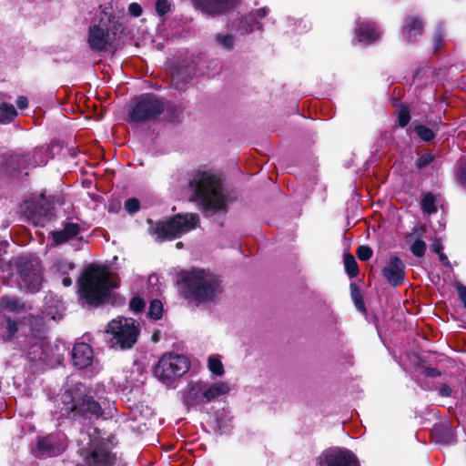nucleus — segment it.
I'll return each mask as SVG.
<instances>
[{
    "label": "nucleus",
    "instance_id": "nucleus-7",
    "mask_svg": "<svg viewBox=\"0 0 466 466\" xmlns=\"http://www.w3.org/2000/svg\"><path fill=\"white\" fill-rule=\"evenodd\" d=\"M148 223L150 224L149 233L157 240L164 241L179 238L183 234L194 229L199 223V218L197 214L187 213L178 214L168 220L157 223L148 220Z\"/></svg>",
    "mask_w": 466,
    "mask_h": 466
},
{
    "label": "nucleus",
    "instance_id": "nucleus-49",
    "mask_svg": "<svg viewBox=\"0 0 466 466\" xmlns=\"http://www.w3.org/2000/svg\"><path fill=\"white\" fill-rule=\"evenodd\" d=\"M426 374L430 377H437L441 375V372L435 368H429L426 370Z\"/></svg>",
    "mask_w": 466,
    "mask_h": 466
},
{
    "label": "nucleus",
    "instance_id": "nucleus-45",
    "mask_svg": "<svg viewBox=\"0 0 466 466\" xmlns=\"http://www.w3.org/2000/svg\"><path fill=\"white\" fill-rule=\"evenodd\" d=\"M128 11L135 17H137L142 14V8L137 3L130 4L128 6Z\"/></svg>",
    "mask_w": 466,
    "mask_h": 466
},
{
    "label": "nucleus",
    "instance_id": "nucleus-44",
    "mask_svg": "<svg viewBox=\"0 0 466 466\" xmlns=\"http://www.w3.org/2000/svg\"><path fill=\"white\" fill-rule=\"evenodd\" d=\"M457 291L460 299L463 303L464 308L466 309V287L462 284L459 283L457 284Z\"/></svg>",
    "mask_w": 466,
    "mask_h": 466
},
{
    "label": "nucleus",
    "instance_id": "nucleus-53",
    "mask_svg": "<svg viewBox=\"0 0 466 466\" xmlns=\"http://www.w3.org/2000/svg\"><path fill=\"white\" fill-rule=\"evenodd\" d=\"M446 431H447V439L445 440L446 442H450L451 441V439H452V433H451V431L450 429H446Z\"/></svg>",
    "mask_w": 466,
    "mask_h": 466
},
{
    "label": "nucleus",
    "instance_id": "nucleus-35",
    "mask_svg": "<svg viewBox=\"0 0 466 466\" xmlns=\"http://www.w3.org/2000/svg\"><path fill=\"white\" fill-rule=\"evenodd\" d=\"M426 250V244L424 241L418 239L414 241L410 247V251L416 257H422Z\"/></svg>",
    "mask_w": 466,
    "mask_h": 466
},
{
    "label": "nucleus",
    "instance_id": "nucleus-4",
    "mask_svg": "<svg viewBox=\"0 0 466 466\" xmlns=\"http://www.w3.org/2000/svg\"><path fill=\"white\" fill-rule=\"evenodd\" d=\"M117 286L118 279L115 274L104 267L90 266L80 279L79 293L89 305H97Z\"/></svg>",
    "mask_w": 466,
    "mask_h": 466
},
{
    "label": "nucleus",
    "instance_id": "nucleus-36",
    "mask_svg": "<svg viewBox=\"0 0 466 466\" xmlns=\"http://www.w3.org/2000/svg\"><path fill=\"white\" fill-rule=\"evenodd\" d=\"M410 112L406 107H400L398 110V124L400 127H404L410 122Z\"/></svg>",
    "mask_w": 466,
    "mask_h": 466
},
{
    "label": "nucleus",
    "instance_id": "nucleus-8",
    "mask_svg": "<svg viewBox=\"0 0 466 466\" xmlns=\"http://www.w3.org/2000/svg\"><path fill=\"white\" fill-rule=\"evenodd\" d=\"M189 368L190 361L186 356L166 353L158 360L155 375L166 386L175 387L177 380L186 374Z\"/></svg>",
    "mask_w": 466,
    "mask_h": 466
},
{
    "label": "nucleus",
    "instance_id": "nucleus-18",
    "mask_svg": "<svg viewBox=\"0 0 466 466\" xmlns=\"http://www.w3.org/2000/svg\"><path fill=\"white\" fill-rule=\"evenodd\" d=\"M381 32L377 25L366 19L357 22L355 40L362 44H370L380 38Z\"/></svg>",
    "mask_w": 466,
    "mask_h": 466
},
{
    "label": "nucleus",
    "instance_id": "nucleus-48",
    "mask_svg": "<svg viewBox=\"0 0 466 466\" xmlns=\"http://www.w3.org/2000/svg\"><path fill=\"white\" fill-rule=\"evenodd\" d=\"M457 177L461 184L466 186V168H460Z\"/></svg>",
    "mask_w": 466,
    "mask_h": 466
},
{
    "label": "nucleus",
    "instance_id": "nucleus-20",
    "mask_svg": "<svg viewBox=\"0 0 466 466\" xmlns=\"http://www.w3.org/2000/svg\"><path fill=\"white\" fill-rule=\"evenodd\" d=\"M404 268L403 262L398 257H392L383 268L382 274L390 284L397 286L404 279Z\"/></svg>",
    "mask_w": 466,
    "mask_h": 466
},
{
    "label": "nucleus",
    "instance_id": "nucleus-24",
    "mask_svg": "<svg viewBox=\"0 0 466 466\" xmlns=\"http://www.w3.org/2000/svg\"><path fill=\"white\" fill-rule=\"evenodd\" d=\"M80 229L77 223H67L62 230L51 233L53 242L58 245L69 241L79 234Z\"/></svg>",
    "mask_w": 466,
    "mask_h": 466
},
{
    "label": "nucleus",
    "instance_id": "nucleus-11",
    "mask_svg": "<svg viewBox=\"0 0 466 466\" xmlns=\"http://www.w3.org/2000/svg\"><path fill=\"white\" fill-rule=\"evenodd\" d=\"M164 109L163 103L153 95L139 96L133 106L130 119L134 122L147 121L156 118Z\"/></svg>",
    "mask_w": 466,
    "mask_h": 466
},
{
    "label": "nucleus",
    "instance_id": "nucleus-14",
    "mask_svg": "<svg viewBox=\"0 0 466 466\" xmlns=\"http://www.w3.org/2000/svg\"><path fill=\"white\" fill-rule=\"evenodd\" d=\"M24 214L35 226H43L50 215V204L44 195L24 203Z\"/></svg>",
    "mask_w": 466,
    "mask_h": 466
},
{
    "label": "nucleus",
    "instance_id": "nucleus-38",
    "mask_svg": "<svg viewBox=\"0 0 466 466\" xmlns=\"http://www.w3.org/2000/svg\"><path fill=\"white\" fill-rule=\"evenodd\" d=\"M139 208L140 203L135 198H128L125 203V208L129 214H134L137 212L139 210Z\"/></svg>",
    "mask_w": 466,
    "mask_h": 466
},
{
    "label": "nucleus",
    "instance_id": "nucleus-3",
    "mask_svg": "<svg viewBox=\"0 0 466 466\" xmlns=\"http://www.w3.org/2000/svg\"><path fill=\"white\" fill-rule=\"evenodd\" d=\"M60 413L72 420H92L102 415L100 404L81 384L66 386L60 395Z\"/></svg>",
    "mask_w": 466,
    "mask_h": 466
},
{
    "label": "nucleus",
    "instance_id": "nucleus-5",
    "mask_svg": "<svg viewBox=\"0 0 466 466\" xmlns=\"http://www.w3.org/2000/svg\"><path fill=\"white\" fill-rule=\"evenodd\" d=\"M78 445L84 459L83 466H121L116 454L111 452L112 442L103 438L96 428L82 431Z\"/></svg>",
    "mask_w": 466,
    "mask_h": 466
},
{
    "label": "nucleus",
    "instance_id": "nucleus-34",
    "mask_svg": "<svg viewBox=\"0 0 466 466\" xmlns=\"http://www.w3.org/2000/svg\"><path fill=\"white\" fill-rule=\"evenodd\" d=\"M415 132L422 140L426 142L432 140L434 137L433 131L431 128L422 125L416 126Z\"/></svg>",
    "mask_w": 466,
    "mask_h": 466
},
{
    "label": "nucleus",
    "instance_id": "nucleus-9",
    "mask_svg": "<svg viewBox=\"0 0 466 466\" xmlns=\"http://www.w3.org/2000/svg\"><path fill=\"white\" fill-rule=\"evenodd\" d=\"M106 333L113 348L127 350L137 342L139 329L134 319L117 318L107 324Z\"/></svg>",
    "mask_w": 466,
    "mask_h": 466
},
{
    "label": "nucleus",
    "instance_id": "nucleus-33",
    "mask_svg": "<svg viewBox=\"0 0 466 466\" xmlns=\"http://www.w3.org/2000/svg\"><path fill=\"white\" fill-rule=\"evenodd\" d=\"M163 305L160 300L154 299L151 301L148 315L154 319H159L162 317Z\"/></svg>",
    "mask_w": 466,
    "mask_h": 466
},
{
    "label": "nucleus",
    "instance_id": "nucleus-16",
    "mask_svg": "<svg viewBox=\"0 0 466 466\" xmlns=\"http://www.w3.org/2000/svg\"><path fill=\"white\" fill-rule=\"evenodd\" d=\"M72 361L73 365L80 370L91 367L93 373H97L100 370L92 348L84 342L75 344L72 350Z\"/></svg>",
    "mask_w": 466,
    "mask_h": 466
},
{
    "label": "nucleus",
    "instance_id": "nucleus-13",
    "mask_svg": "<svg viewBox=\"0 0 466 466\" xmlns=\"http://www.w3.org/2000/svg\"><path fill=\"white\" fill-rule=\"evenodd\" d=\"M66 447V437L63 432L57 431L37 440L35 453L39 458L57 456Z\"/></svg>",
    "mask_w": 466,
    "mask_h": 466
},
{
    "label": "nucleus",
    "instance_id": "nucleus-54",
    "mask_svg": "<svg viewBox=\"0 0 466 466\" xmlns=\"http://www.w3.org/2000/svg\"><path fill=\"white\" fill-rule=\"evenodd\" d=\"M181 246H182V243H181V242L177 243V248H181Z\"/></svg>",
    "mask_w": 466,
    "mask_h": 466
},
{
    "label": "nucleus",
    "instance_id": "nucleus-6",
    "mask_svg": "<svg viewBox=\"0 0 466 466\" xmlns=\"http://www.w3.org/2000/svg\"><path fill=\"white\" fill-rule=\"evenodd\" d=\"M181 281L187 296L198 302L211 300L218 291V277L204 269L183 273Z\"/></svg>",
    "mask_w": 466,
    "mask_h": 466
},
{
    "label": "nucleus",
    "instance_id": "nucleus-26",
    "mask_svg": "<svg viewBox=\"0 0 466 466\" xmlns=\"http://www.w3.org/2000/svg\"><path fill=\"white\" fill-rule=\"evenodd\" d=\"M17 112L13 105L1 104L0 105V123L7 124L15 119Z\"/></svg>",
    "mask_w": 466,
    "mask_h": 466
},
{
    "label": "nucleus",
    "instance_id": "nucleus-41",
    "mask_svg": "<svg viewBox=\"0 0 466 466\" xmlns=\"http://www.w3.org/2000/svg\"><path fill=\"white\" fill-rule=\"evenodd\" d=\"M433 157L431 154L421 155L417 160V167L422 168L431 163Z\"/></svg>",
    "mask_w": 466,
    "mask_h": 466
},
{
    "label": "nucleus",
    "instance_id": "nucleus-29",
    "mask_svg": "<svg viewBox=\"0 0 466 466\" xmlns=\"http://www.w3.org/2000/svg\"><path fill=\"white\" fill-rule=\"evenodd\" d=\"M420 205L424 213L432 214L437 211L436 199L431 193H426L422 196Z\"/></svg>",
    "mask_w": 466,
    "mask_h": 466
},
{
    "label": "nucleus",
    "instance_id": "nucleus-15",
    "mask_svg": "<svg viewBox=\"0 0 466 466\" xmlns=\"http://www.w3.org/2000/svg\"><path fill=\"white\" fill-rule=\"evenodd\" d=\"M317 466H360L355 455L349 450L331 448L324 451L317 460Z\"/></svg>",
    "mask_w": 466,
    "mask_h": 466
},
{
    "label": "nucleus",
    "instance_id": "nucleus-10",
    "mask_svg": "<svg viewBox=\"0 0 466 466\" xmlns=\"http://www.w3.org/2000/svg\"><path fill=\"white\" fill-rule=\"evenodd\" d=\"M19 288L29 292H37L43 282L42 267L37 258H21L18 262Z\"/></svg>",
    "mask_w": 466,
    "mask_h": 466
},
{
    "label": "nucleus",
    "instance_id": "nucleus-21",
    "mask_svg": "<svg viewBox=\"0 0 466 466\" xmlns=\"http://www.w3.org/2000/svg\"><path fill=\"white\" fill-rule=\"evenodd\" d=\"M205 389V381L190 382L183 393L184 402L187 406L207 403Z\"/></svg>",
    "mask_w": 466,
    "mask_h": 466
},
{
    "label": "nucleus",
    "instance_id": "nucleus-2",
    "mask_svg": "<svg viewBox=\"0 0 466 466\" xmlns=\"http://www.w3.org/2000/svg\"><path fill=\"white\" fill-rule=\"evenodd\" d=\"M192 200L198 202L206 214L224 209L226 196L220 179L212 172L197 171L188 183Z\"/></svg>",
    "mask_w": 466,
    "mask_h": 466
},
{
    "label": "nucleus",
    "instance_id": "nucleus-23",
    "mask_svg": "<svg viewBox=\"0 0 466 466\" xmlns=\"http://www.w3.org/2000/svg\"><path fill=\"white\" fill-rule=\"evenodd\" d=\"M423 25L420 19L415 16H409L404 21L402 29L403 36L409 42H414L421 35Z\"/></svg>",
    "mask_w": 466,
    "mask_h": 466
},
{
    "label": "nucleus",
    "instance_id": "nucleus-28",
    "mask_svg": "<svg viewBox=\"0 0 466 466\" xmlns=\"http://www.w3.org/2000/svg\"><path fill=\"white\" fill-rule=\"evenodd\" d=\"M217 45L225 50H231L235 45V37L231 34L222 33L215 36Z\"/></svg>",
    "mask_w": 466,
    "mask_h": 466
},
{
    "label": "nucleus",
    "instance_id": "nucleus-27",
    "mask_svg": "<svg viewBox=\"0 0 466 466\" xmlns=\"http://www.w3.org/2000/svg\"><path fill=\"white\" fill-rule=\"evenodd\" d=\"M208 367L210 372L215 376H222L224 374V366L218 355H211L208 357Z\"/></svg>",
    "mask_w": 466,
    "mask_h": 466
},
{
    "label": "nucleus",
    "instance_id": "nucleus-12",
    "mask_svg": "<svg viewBox=\"0 0 466 466\" xmlns=\"http://www.w3.org/2000/svg\"><path fill=\"white\" fill-rule=\"evenodd\" d=\"M52 158L51 147L42 146L35 147L33 151L26 155L16 154L11 156L8 159V165L13 169H23L28 167H35L45 166L47 161Z\"/></svg>",
    "mask_w": 466,
    "mask_h": 466
},
{
    "label": "nucleus",
    "instance_id": "nucleus-50",
    "mask_svg": "<svg viewBox=\"0 0 466 466\" xmlns=\"http://www.w3.org/2000/svg\"><path fill=\"white\" fill-rule=\"evenodd\" d=\"M442 247L440 243L436 242L431 246V250L435 253H441Z\"/></svg>",
    "mask_w": 466,
    "mask_h": 466
},
{
    "label": "nucleus",
    "instance_id": "nucleus-47",
    "mask_svg": "<svg viewBox=\"0 0 466 466\" xmlns=\"http://www.w3.org/2000/svg\"><path fill=\"white\" fill-rule=\"evenodd\" d=\"M16 106L20 109L26 108L27 106H28L27 98L25 96H18L17 99H16Z\"/></svg>",
    "mask_w": 466,
    "mask_h": 466
},
{
    "label": "nucleus",
    "instance_id": "nucleus-17",
    "mask_svg": "<svg viewBox=\"0 0 466 466\" xmlns=\"http://www.w3.org/2000/svg\"><path fill=\"white\" fill-rule=\"evenodd\" d=\"M268 14L267 7L257 9L254 13H250L244 18L240 19L238 24L234 23L231 25V29L238 32L239 35H245L253 32L254 30H259L262 27L261 23L258 21V18H263Z\"/></svg>",
    "mask_w": 466,
    "mask_h": 466
},
{
    "label": "nucleus",
    "instance_id": "nucleus-42",
    "mask_svg": "<svg viewBox=\"0 0 466 466\" xmlns=\"http://www.w3.org/2000/svg\"><path fill=\"white\" fill-rule=\"evenodd\" d=\"M352 298L354 299L356 308L360 311H363L364 310V303H363L358 290H352Z\"/></svg>",
    "mask_w": 466,
    "mask_h": 466
},
{
    "label": "nucleus",
    "instance_id": "nucleus-43",
    "mask_svg": "<svg viewBox=\"0 0 466 466\" xmlns=\"http://www.w3.org/2000/svg\"><path fill=\"white\" fill-rule=\"evenodd\" d=\"M444 36L441 31H438L433 37L434 50L437 51L443 44Z\"/></svg>",
    "mask_w": 466,
    "mask_h": 466
},
{
    "label": "nucleus",
    "instance_id": "nucleus-22",
    "mask_svg": "<svg viewBox=\"0 0 466 466\" xmlns=\"http://www.w3.org/2000/svg\"><path fill=\"white\" fill-rule=\"evenodd\" d=\"M206 402H212L227 396L230 391V385L227 381L205 382Z\"/></svg>",
    "mask_w": 466,
    "mask_h": 466
},
{
    "label": "nucleus",
    "instance_id": "nucleus-51",
    "mask_svg": "<svg viewBox=\"0 0 466 466\" xmlns=\"http://www.w3.org/2000/svg\"><path fill=\"white\" fill-rule=\"evenodd\" d=\"M62 283L65 287H69L72 284V280L69 277L65 275L63 278Z\"/></svg>",
    "mask_w": 466,
    "mask_h": 466
},
{
    "label": "nucleus",
    "instance_id": "nucleus-31",
    "mask_svg": "<svg viewBox=\"0 0 466 466\" xmlns=\"http://www.w3.org/2000/svg\"><path fill=\"white\" fill-rule=\"evenodd\" d=\"M74 268L75 265L72 262L65 259H59L54 265V270L61 276L67 275Z\"/></svg>",
    "mask_w": 466,
    "mask_h": 466
},
{
    "label": "nucleus",
    "instance_id": "nucleus-19",
    "mask_svg": "<svg viewBox=\"0 0 466 466\" xmlns=\"http://www.w3.org/2000/svg\"><path fill=\"white\" fill-rule=\"evenodd\" d=\"M196 8L208 15H219L229 10L235 0H192Z\"/></svg>",
    "mask_w": 466,
    "mask_h": 466
},
{
    "label": "nucleus",
    "instance_id": "nucleus-32",
    "mask_svg": "<svg viewBox=\"0 0 466 466\" xmlns=\"http://www.w3.org/2000/svg\"><path fill=\"white\" fill-rule=\"evenodd\" d=\"M18 328L17 323L11 319L10 318H7L5 319V333L2 335L4 340H9L11 339L14 335L16 333Z\"/></svg>",
    "mask_w": 466,
    "mask_h": 466
},
{
    "label": "nucleus",
    "instance_id": "nucleus-46",
    "mask_svg": "<svg viewBox=\"0 0 466 466\" xmlns=\"http://www.w3.org/2000/svg\"><path fill=\"white\" fill-rule=\"evenodd\" d=\"M439 394L441 397H450L451 395V389L447 384H442L439 389Z\"/></svg>",
    "mask_w": 466,
    "mask_h": 466
},
{
    "label": "nucleus",
    "instance_id": "nucleus-1",
    "mask_svg": "<svg viewBox=\"0 0 466 466\" xmlns=\"http://www.w3.org/2000/svg\"><path fill=\"white\" fill-rule=\"evenodd\" d=\"M124 27L110 7H101L93 18L87 34V44L96 53L116 49Z\"/></svg>",
    "mask_w": 466,
    "mask_h": 466
},
{
    "label": "nucleus",
    "instance_id": "nucleus-30",
    "mask_svg": "<svg viewBox=\"0 0 466 466\" xmlns=\"http://www.w3.org/2000/svg\"><path fill=\"white\" fill-rule=\"evenodd\" d=\"M344 265L346 272L350 278H353L358 274V264L353 256L350 254L345 255Z\"/></svg>",
    "mask_w": 466,
    "mask_h": 466
},
{
    "label": "nucleus",
    "instance_id": "nucleus-25",
    "mask_svg": "<svg viewBox=\"0 0 466 466\" xmlns=\"http://www.w3.org/2000/svg\"><path fill=\"white\" fill-rule=\"evenodd\" d=\"M24 309L25 304L15 297L4 296L0 299V309L3 311L20 313Z\"/></svg>",
    "mask_w": 466,
    "mask_h": 466
},
{
    "label": "nucleus",
    "instance_id": "nucleus-52",
    "mask_svg": "<svg viewBox=\"0 0 466 466\" xmlns=\"http://www.w3.org/2000/svg\"><path fill=\"white\" fill-rule=\"evenodd\" d=\"M439 256H440V260L442 263H444V264H448L449 263L448 258L443 253H439Z\"/></svg>",
    "mask_w": 466,
    "mask_h": 466
},
{
    "label": "nucleus",
    "instance_id": "nucleus-39",
    "mask_svg": "<svg viewBox=\"0 0 466 466\" xmlns=\"http://www.w3.org/2000/svg\"><path fill=\"white\" fill-rule=\"evenodd\" d=\"M357 255L360 260L366 261L371 258L372 250L368 246H360L358 248Z\"/></svg>",
    "mask_w": 466,
    "mask_h": 466
},
{
    "label": "nucleus",
    "instance_id": "nucleus-37",
    "mask_svg": "<svg viewBox=\"0 0 466 466\" xmlns=\"http://www.w3.org/2000/svg\"><path fill=\"white\" fill-rule=\"evenodd\" d=\"M171 4L168 0H157L156 11L159 15H164L170 11Z\"/></svg>",
    "mask_w": 466,
    "mask_h": 466
},
{
    "label": "nucleus",
    "instance_id": "nucleus-40",
    "mask_svg": "<svg viewBox=\"0 0 466 466\" xmlns=\"http://www.w3.org/2000/svg\"><path fill=\"white\" fill-rule=\"evenodd\" d=\"M129 307L132 311L139 312L144 309L145 302L142 299L135 297L131 299Z\"/></svg>",
    "mask_w": 466,
    "mask_h": 466
}]
</instances>
